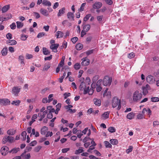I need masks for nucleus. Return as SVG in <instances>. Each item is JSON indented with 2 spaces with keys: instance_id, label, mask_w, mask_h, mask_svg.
<instances>
[{
  "instance_id": "6ab92c4d",
  "label": "nucleus",
  "mask_w": 159,
  "mask_h": 159,
  "mask_svg": "<svg viewBox=\"0 0 159 159\" xmlns=\"http://www.w3.org/2000/svg\"><path fill=\"white\" fill-rule=\"evenodd\" d=\"M65 8L64 7H63L61 9L59 10V12L57 14V16L59 17L62 16L65 13Z\"/></svg>"
},
{
  "instance_id": "a211bd4d",
  "label": "nucleus",
  "mask_w": 159,
  "mask_h": 159,
  "mask_svg": "<svg viewBox=\"0 0 159 159\" xmlns=\"http://www.w3.org/2000/svg\"><path fill=\"white\" fill-rule=\"evenodd\" d=\"M94 104L96 106H100L101 104V101L100 99L95 98L93 100Z\"/></svg>"
},
{
  "instance_id": "c85d7f7f",
  "label": "nucleus",
  "mask_w": 159,
  "mask_h": 159,
  "mask_svg": "<svg viewBox=\"0 0 159 159\" xmlns=\"http://www.w3.org/2000/svg\"><path fill=\"white\" fill-rule=\"evenodd\" d=\"M87 87H86L85 84L84 82H82L80 86V88L81 90H84L85 89H87Z\"/></svg>"
},
{
  "instance_id": "6e6552de",
  "label": "nucleus",
  "mask_w": 159,
  "mask_h": 159,
  "mask_svg": "<svg viewBox=\"0 0 159 159\" xmlns=\"http://www.w3.org/2000/svg\"><path fill=\"white\" fill-rule=\"evenodd\" d=\"M59 46V44L57 43L51 44L50 47V48L52 50V52H57V49Z\"/></svg>"
},
{
  "instance_id": "8fccbe9b",
  "label": "nucleus",
  "mask_w": 159,
  "mask_h": 159,
  "mask_svg": "<svg viewBox=\"0 0 159 159\" xmlns=\"http://www.w3.org/2000/svg\"><path fill=\"white\" fill-rule=\"evenodd\" d=\"M19 150V148H14L11 150L10 151V152H12L13 153H16Z\"/></svg>"
},
{
  "instance_id": "bf43d9fd",
  "label": "nucleus",
  "mask_w": 159,
  "mask_h": 159,
  "mask_svg": "<svg viewBox=\"0 0 159 159\" xmlns=\"http://www.w3.org/2000/svg\"><path fill=\"white\" fill-rule=\"evenodd\" d=\"M47 118L48 119H52L53 117L52 114L49 112L47 114Z\"/></svg>"
},
{
  "instance_id": "3c124183",
  "label": "nucleus",
  "mask_w": 159,
  "mask_h": 159,
  "mask_svg": "<svg viewBox=\"0 0 159 159\" xmlns=\"http://www.w3.org/2000/svg\"><path fill=\"white\" fill-rule=\"evenodd\" d=\"M86 4L85 3H82L81 5L80 8L79 9V11H83L84 10V7L85 6Z\"/></svg>"
},
{
  "instance_id": "864d4df0",
  "label": "nucleus",
  "mask_w": 159,
  "mask_h": 159,
  "mask_svg": "<svg viewBox=\"0 0 159 159\" xmlns=\"http://www.w3.org/2000/svg\"><path fill=\"white\" fill-rule=\"evenodd\" d=\"M42 148V147L40 146H38L34 148V151L36 152H38Z\"/></svg>"
},
{
  "instance_id": "e433bc0d",
  "label": "nucleus",
  "mask_w": 159,
  "mask_h": 159,
  "mask_svg": "<svg viewBox=\"0 0 159 159\" xmlns=\"http://www.w3.org/2000/svg\"><path fill=\"white\" fill-rule=\"evenodd\" d=\"M17 24V27L18 28H22L23 26V24L20 21H17L16 22Z\"/></svg>"
},
{
  "instance_id": "a19ab883",
  "label": "nucleus",
  "mask_w": 159,
  "mask_h": 159,
  "mask_svg": "<svg viewBox=\"0 0 159 159\" xmlns=\"http://www.w3.org/2000/svg\"><path fill=\"white\" fill-rule=\"evenodd\" d=\"M28 37L27 35H24V34H21L20 36V39L22 40L25 41L26 40Z\"/></svg>"
},
{
  "instance_id": "0e129e2a",
  "label": "nucleus",
  "mask_w": 159,
  "mask_h": 159,
  "mask_svg": "<svg viewBox=\"0 0 159 159\" xmlns=\"http://www.w3.org/2000/svg\"><path fill=\"white\" fill-rule=\"evenodd\" d=\"M76 111V110L75 109L72 110L71 109H69L67 110V111L70 112V113H75Z\"/></svg>"
},
{
  "instance_id": "72a5a7b5",
  "label": "nucleus",
  "mask_w": 159,
  "mask_h": 159,
  "mask_svg": "<svg viewBox=\"0 0 159 159\" xmlns=\"http://www.w3.org/2000/svg\"><path fill=\"white\" fill-rule=\"evenodd\" d=\"M151 101L152 102H157L159 101V98L158 97H152L151 98Z\"/></svg>"
},
{
  "instance_id": "680f3d73",
  "label": "nucleus",
  "mask_w": 159,
  "mask_h": 159,
  "mask_svg": "<svg viewBox=\"0 0 159 159\" xmlns=\"http://www.w3.org/2000/svg\"><path fill=\"white\" fill-rule=\"evenodd\" d=\"M33 57V56L31 54L27 53L26 55V58L27 59H30Z\"/></svg>"
},
{
  "instance_id": "c9c22d12",
  "label": "nucleus",
  "mask_w": 159,
  "mask_h": 159,
  "mask_svg": "<svg viewBox=\"0 0 159 159\" xmlns=\"http://www.w3.org/2000/svg\"><path fill=\"white\" fill-rule=\"evenodd\" d=\"M111 143L113 145H116L118 143V141L116 139H111L110 141Z\"/></svg>"
},
{
  "instance_id": "dca6fc26",
  "label": "nucleus",
  "mask_w": 159,
  "mask_h": 159,
  "mask_svg": "<svg viewBox=\"0 0 159 159\" xmlns=\"http://www.w3.org/2000/svg\"><path fill=\"white\" fill-rule=\"evenodd\" d=\"M68 18L70 20H74V12H69L67 14Z\"/></svg>"
},
{
  "instance_id": "f3484780",
  "label": "nucleus",
  "mask_w": 159,
  "mask_h": 159,
  "mask_svg": "<svg viewBox=\"0 0 159 159\" xmlns=\"http://www.w3.org/2000/svg\"><path fill=\"white\" fill-rule=\"evenodd\" d=\"M40 12L42 15L46 16H47L49 15L47 10L41 8L40 10Z\"/></svg>"
},
{
  "instance_id": "20e7f679",
  "label": "nucleus",
  "mask_w": 159,
  "mask_h": 159,
  "mask_svg": "<svg viewBox=\"0 0 159 159\" xmlns=\"http://www.w3.org/2000/svg\"><path fill=\"white\" fill-rule=\"evenodd\" d=\"M14 140V138L11 136H6L4 137L2 141V143L5 144L7 142L12 143Z\"/></svg>"
},
{
  "instance_id": "4c0bfd02",
  "label": "nucleus",
  "mask_w": 159,
  "mask_h": 159,
  "mask_svg": "<svg viewBox=\"0 0 159 159\" xmlns=\"http://www.w3.org/2000/svg\"><path fill=\"white\" fill-rule=\"evenodd\" d=\"M80 66L81 65L80 63H77L74 65V68L75 70H78L80 69Z\"/></svg>"
},
{
  "instance_id": "412c9836",
  "label": "nucleus",
  "mask_w": 159,
  "mask_h": 159,
  "mask_svg": "<svg viewBox=\"0 0 159 159\" xmlns=\"http://www.w3.org/2000/svg\"><path fill=\"white\" fill-rule=\"evenodd\" d=\"M7 43L9 45H16L17 42L16 41L14 40H9L7 41Z\"/></svg>"
},
{
  "instance_id": "5701e85b",
  "label": "nucleus",
  "mask_w": 159,
  "mask_h": 159,
  "mask_svg": "<svg viewBox=\"0 0 159 159\" xmlns=\"http://www.w3.org/2000/svg\"><path fill=\"white\" fill-rule=\"evenodd\" d=\"M16 133V130L13 129H10L7 131V133L8 134L10 135H14Z\"/></svg>"
},
{
  "instance_id": "aec40b11",
  "label": "nucleus",
  "mask_w": 159,
  "mask_h": 159,
  "mask_svg": "<svg viewBox=\"0 0 159 159\" xmlns=\"http://www.w3.org/2000/svg\"><path fill=\"white\" fill-rule=\"evenodd\" d=\"M42 4L44 6H48V7L51 6V3L48 0H44L42 1Z\"/></svg>"
},
{
  "instance_id": "13d9d810",
  "label": "nucleus",
  "mask_w": 159,
  "mask_h": 159,
  "mask_svg": "<svg viewBox=\"0 0 159 159\" xmlns=\"http://www.w3.org/2000/svg\"><path fill=\"white\" fill-rule=\"evenodd\" d=\"M78 40V38L77 37H75L71 39V41L73 42V43H75Z\"/></svg>"
},
{
  "instance_id": "774afa93",
  "label": "nucleus",
  "mask_w": 159,
  "mask_h": 159,
  "mask_svg": "<svg viewBox=\"0 0 159 159\" xmlns=\"http://www.w3.org/2000/svg\"><path fill=\"white\" fill-rule=\"evenodd\" d=\"M6 37L8 39H11L12 38V35L11 33H8L6 35Z\"/></svg>"
},
{
  "instance_id": "09e8293b",
  "label": "nucleus",
  "mask_w": 159,
  "mask_h": 159,
  "mask_svg": "<svg viewBox=\"0 0 159 159\" xmlns=\"http://www.w3.org/2000/svg\"><path fill=\"white\" fill-rule=\"evenodd\" d=\"M91 16V15L90 14H89L87 15L84 18V21H87L89 18V17Z\"/></svg>"
},
{
  "instance_id": "49530a36",
  "label": "nucleus",
  "mask_w": 159,
  "mask_h": 159,
  "mask_svg": "<svg viewBox=\"0 0 159 159\" xmlns=\"http://www.w3.org/2000/svg\"><path fill=\"white\" fill-rule=\"evenodd\" d=\"M133 148V147L132 146H129V148H128V149H127L126 150V153L127 154L129 153L130 152H131L132 151Z\"/></svg>"
},
{
  "instance_id": "2eb2a0df",
  "label": "nucleus",
  "mask_w": 159,
  "mask_h": 159,
  "mask_svg": "<svg viewBox=\"0 0 159 159\" xmlns=\"http://www.w3.org/2000/svg\"><path fill=\"white\" fill-rule=\"evenodd\" d=\"M102 4L100 2H95L93 5V7L94 9H99L101 7Z\"/></svg>"
},
{
  "instance_id": "4be33fe9",
  "label": "nucleus",
  "mask_w": 159,
  "mask_h": 159,
  "mask_svg": "<svg viewBox=\"0 0 159 159\" xmlns=\"http://www.w3.org/2000/svg\"><path fill=\"white\" fill-rule=\"evenodd\" d=\"M10 8V5H9L5 6L2 9V13H4L7 11Z\"/></svg>"
},
{
  "instance_id": "58836bf2",
  "label": "nucleus",
  "mask_w": 159,
  "mask_h": 159,
  "mask_svg": "<svg viewBox=\"0 0 159 159\" xmlns=\"http://www.w3.org/2000/svg\"><path fill=\"white\" fill-rule=\"evenodd\" d=\"M27 133L25 131H23L21 134V136L23 137L22 139L23 140H25L26 139Z\"/></svg>"
},
{
  "instance_id": "c03bdc74",
  "label": "nucleus",
  "mask_w": 159,
  "mask_h": 159,
  "mask_svg": "<svg viewBox=\"0 0 159 159\" xmlns=\"http://www.w3.org/2000/svg\"><path fill=\"white\" fill-rule=\"evenodd\" d=\"M144 118V116L143 114H142L141 113H139L137 116V118L138 119H142Z\"/></svg>"
},
{
  "instance_id": "5fc2aeb1",
  "label": "nucleus",
  "mask_w": 159,
  "mask_h": 159,
  "mask_svg": "<svg viewBox=\"0 0 159 159\" xmlns=\"http://www.w3.org/2000/svg\"><path fill=\"white\" fill-rule=\"evenodd\" d=\"M66 72H64V73L63 74V76L59 79V81L60 83H61L62 82L63 80V78H64V77L66 76Z\"/></svg>"
},
{
  "instance_id": "c756f323",
  "label": "nucleus",
  "mask_w": 159,
  "mask_h": 159,
  "mask_svg": "<svg viewBox=\"0 0 159 159\" xmlns=\"http://www.w3.org/2000/svg\"><path fill=\"white\" fill-rule=\"evenodd\" d=\"M48 130V127L44 126L41 129V133L42 134L44 135Z\"/></svg>"
},
{
  "instance_id": "a878e982",
  "label": "nucleus",
  "mask_w": 159,
  "mask_h": 159,
  "mask_svg": "<svg viewBox=\"0 0 159 159\" xmlns=\"http://www.w3.org/2000/svg\"><path fill=\"white\" fill-rule=\"evenodd\" d=\"M90 28V25L89 24L85 25L83 26V30L86 32H88Z\"/></svg>"
},
{
  "instance_id": "cd10ccee",
  "label": "nucleus",
  "mask_w": 159,
  "mask_h": 159,
  "mask_svg": "<svg viewBox=\"0 0 159 159\" xmlns=\"http://www.w3.org/2000/svg\"><path fill=\"white\" fill-rule=\"evenodd\" d=\"M63 33L60 31L57 32L56 35L57 38L62 37L63 36Z\"/></svg>"
},
{
  "instance_id": "f03ea898",
  "label": "nucleus",
  "mask_w": 159,
  "mask_h": 159,
  "mask_svg": "<svg viewBox=\"0 0 159 159\" xmlns=\"http://www.w3.org/2000/svg\"><path fill=\"white\" fill-rule=\"evenodd\" d=\"M118 106L117 109L118 110H119L121 108V104L120 100L116 97H114L112 101V107L113 108L116 107Z\"/></svg>"
},
{
  "instance_id": "39448f33",
  "label": "nucleus",
  "mask_w": 159,
  "mask_h": 159,
  "mask_svg": "<svg viewBox=\"0 0 159 159\" xmlns=\"http://www.w3.org/2000/svg\"><path fill=\"white\" fill-rule=\"evenodd\" d=\"M9 100L7 98L0 99V104L2 105H7L10 104Z\"/></svg>"
},
{
  "instance_id": "603ef678",
  "label": "nucleus",
  "mask_w": 159,
  "mask_h": 159,
  "mask_svg": "<svg viewBox=\"0 0 159 159\" xmlns=\"http://www.w3.org/2000/svg\"><path fill=\"white\" fill-rule=\"evenodd\" d=\"M45 35V33L44 32H41L39 33L37 36V38H40Z\"/></svg>"
},
{
  "instance_id": "37998d69",
  "label": "nucleus",
  "mask_w": 159,
  "mask_h": 159,
  "mask_svg": "<svg viewBox=\"0 0 159 159\" xmlns=\"http://www.w3.org/2000/svg\"><path fill=\"white\" fill-rule=\"evenodd\" d=\"M19 59L20 61H21V64L23 65H24V57L22 55H20L19 56Z\"/></svg>"
},
{
  "instance_id": "7ed1b4c3",
  "label": "nucleus",
  "mask_w": 159,
  "mask_h": 159,
  "mask_svg": "<svg viewBox=\"0 0 159 159\" xmlns=\"http://www.w3.org/2000/svg\"><path fill=\"white\" fill-rule=\"evenodd\" d=\"M112 78L108 76H105L103 80V84L104 86H109L111 84Z\"/></svg>"
},
{
  "instance_id": "2f4dec72",
  "label": "nucleus",
  "mask_w": 159,
  "mask_h": 159,
  "mask_svg": "<svg viewBox=\"0 0 159 159\" xmlns=\"http://www.w3.org/2000/svg\"><path fill=\"white\" fill-rule=\"evenodd\" d=\"M75 48L77 50H80L83 48V46L82 44L79 43L76 45Z\"/></svg>"
},
{
  "instance_id": "bb28decb",
  "label": "nucleus",
  "mask_w": 159,
  "mask_h": 159,
  "mask_svg": "<svg viewBox=\"0 0 159 159\" xmlns=\"http://www.w3.org/2000/svg\"><path fill=\"white\" fill-rule=\"evenodd\" d=\"M43 52L44 55H47L49 54L50 53V51H49L46 48L43 47L42 48Z\"/></svg>"
},
{
  "instance_id": "473e14b6",
  "label": "nucleus",
  "mask_w": 159,
  "mask_h": 159,
  "mask_svg": "<svg viewBox=\"0 0 159 159\" xmlns=\"http://www.w3.org/2000/svg\"><path fill=\"white\" fill-rule=\"evenodd\" d=\"M109 112H105L102 115V116L104 119H106L109 117Z\"/></svg>"
},
{
  "instance_id": "7c9ffc66",
  "label": "nucleus",
  "mask_w": 159,
  "mask_h": 159,
  "mask_svg": "<svg viewBox=\"0 0 159 159\" xmlns=\"http://www.w3.org/2000/svg\"><path fill=\"white\" fill-rule=\"evenodd\" d=\"M134 114L133 112H130L127 115V118L129 119H131L134 118Z\"/></svg>"
},
{
  "instance_id": "f704fd0d",
  "label": "nucleus",
  "mask_w": 159,
  "mask_h": 159,
  "mask_svg": "<svg viewBox=\"0 0 159 159\" xmlns=\"http://www.w3.org/2000/svg\"><path fill=\"white\" fill-rule=\"evenodd\" d=\"M20 102V101L15 100L12 102L11 104L12 105H14L15 106H19Z\"/></svg>"
},
{
  "instance_id": "ddd939ff",
  "label": "nucleus",
  "mask_w": 159,
  "mask_h": 159,
  "mask_svg": "<svg viewBox=\"0 0 159 159\" xmlns=\"http://www.w3.org/2000/svg\"><path fill=\"white\" fill-rule=\"evenodd\" d=\"M20 89L18 87H14L12 89V93L16 96H17L20 92Z\"/></svg>"
},
{
  "instance_id": "052dcab7",
  "label": "nucleus",
  "mask_w": 159,
  "mask_h": 159,
  "mask_svg": "<svg viewBox=\"0 0 159 159\" xmlns=\"http://www.w3.org/2000/svg\"><path fill=\"white\" fill-rule=\"evenodd\" d=\"M148 113V115L149 116V117H150V116L152 114V111L150 110V109L149 108H148L147 109V111Z\"/></svg>"
},
{
  "instance_id": "0eeeda50",
  "label": "nucleus",
  "mask_w": 159,
  "mask_h": 159,
  "mask_svg": "<svg viewBox=\"0 0 159 159\" xmlns=\"http://www.w3.org/2000/svg\"><path fill=\"white\" fill-rule=\"evenodd\" d=\"M8 150L9 148L5 146L2 147L1 150L2 154L4 156L6 155L8 153Z\"/></svg>"
},
{
  "instance_id": "f257e3e1",
  "label": "nucleus",
  "mask_w": 159,
  "mask_h": 159,
  "mask_svg": "<svg viewBox=\"0 0 159 159\" xmlns=\"http://www.w3.org/2000/svg\"><path fill=\"white\" fill-rule=\"evenodd\" d=\"M142 94L138 91H135L133 94V100L134 102H138L142 98Z\"/></svg>"
},
{
  "instance_id": "6e6d98bb",
  "label": "nucleus",
  "mask_w": 159,
  "mask_h": 159,
  "mask_svg": "<svg viewBox=\"0 0 159 159\" xmlns=\"http://www.w3.org/2000/svg\"><path fill=\"white\" fill-rule=\"evenodd\" d=\"M71 94L69 93H66L64 94L63 95L64 97V98L66 99L68 97L70 96Z\"/></svg>"
},
{
  "instance_id": "9b49d317",
  "label": "nucleus",
  "mask_w": 159,
  "mask_h": 159,
  "mask_svg": "<svg viewBox=\"0 0 159 159\" xmlns=\"http://www.w3.org/2000/svg\"><path fill=\"white\" fill-rule=\"evenodd\" d=\"M20 157L22 159H30L31 157L30 153L26 154V152H24L21 155Z\"/></svg>"
},
{
  "instance_id": "de8ad7c7",
  "label": "nucleus",
  "mask_w": 159,
  "mask_h": 159,
  "mask_svg": "<svg viewBox=\"0 0 159 159\" xmlns=\"http://www.w3.org/2000/svg\"><path fill=\"white\" fill-rule=\"evenodd\" d=\"M135 55L133 52H131L128 55V57L129 59L132 58L134 57Z\"/></svg>"
},
{
  "instance_id": "4d7b16f0",
  "label": "nucleus",
  "mask_w": 159,
  "mask_h": 159,
  "mask_svg": "<svg viewBox=\"0 0 159 159\" xmlns=\"http://www.w3.org/2000/svg\"><path fill=\"white\" fill-rule=\"evenodd\" d=\"M53 94H50L48 96V102L49 103L50 102L53 100V99L52 98L53 97Z\"/></svg>"
},
{
  "instance_id": "ea45409f",
  "label": "nucleus",
  "mask_w": 159,
  "mask_h": 159,
  "mask_svg": "<svg viewBox=\"0 0 159 159\" xmlns=\"http://www.w3.org/2000/svg\"><path fill=\"white\" fill-rule=\"evenodd\" d=\"M108 131L111 132L113 133L116 131V129L115 128L113 127H110L108 129Z\"/></svg>"
},
{
  "instance_id": "a18cd8bd",
  "label": "nucleus",
  "mask_w": 159,
  "mask_h": 159,
  "mask_svg": "<svg viewBox=\"0 0 159 159\" xmlns=\"http://www.w3.org/2000/svg\"><path fill=\"white\" fill-rule=\"evenodd\" d=\"M84 152V150L82 149H79L78 150H76L75 154H79L80 153L83 152Z\"/></svg>"
},
{
  "instance_id": "338daca9",
  "label": "nucleus",
  "mask_w": 159,
  "mask_h": 159,
  "mask_svg": "<svg viewBox=\"0 0 159 159\" xmlns=\"http://www.w3.org/2000/svg\"><path fill=\"white\" fill-rule=\"evenodd\" d=\"M10 27L11 29L14 30L16 28V25L14 23H13L10 25Z\"/></svg>"
},
{
  "instance_id": "69168bd1",
  "label": "nucleus",
  "mask_w": 159,
  "mask_h": 159,
  "mask_svg": "<svg viewBox=\"0 0 159 159\" xmlns=\"http://www.w3.org/2000/svg\"><path fill=\"white\" fill-rule=\"evenodd\" d=\"M64 65V59L61 60L60 63H59L58 66L61 67L63 66Z\"/></svg>"
},
{
  "instance_id": "9d476101",
  "label": "nucleus",
  "mask_w": 159,
  "mask_h": 159,
  "mask_svg": "<svg viewBox=\"0 0 159 159\" xmlns=\"http://www.w3.org/2000/svg\"><path fill=\"white\" fill-rule=\"evenodd\" d=\"M89 86L87 87V89H85L84 90V94H86L87 93L90 95H91L93 93V90L92 89H89Z\"/></svg>"
},
{
  "instance_id": "f8f14e48",
  "label": "nucleus",
  "mask_w": 159,
  "mask_h": 159,
  "mask_svg": "<svg viewBox=\"0 0 159 159\" xmlns=\"http://www.w3.org/2000/svg\"><path fill=\"white\" fill-rule=\"evenodd\" d=\"M82 61L81 63L82 66H85L89 65L90 63V60L89 59L84 58L82 59Z\"/></svg>"
},
{
  "instance_id": "4468645a",
  "label": "nucleus",
  "mask_w": 159,
  "mask_h": 159,
  "mask_svg": "<svg viewBox=\"0 0 159 159\" xmlns=\"http://www.w3.org/2000/svg\"><path fill=\"white\" fill-rule=\"evenodd\" d=\"M102 82V80L101 79L99 80L97 82V88H96V90L98 92H100L102 89V88L101 86V83Z\"/></svg>"
},
{
  "instance_id": "b1692460",
  "label": "nucleus",
  "mask_w": 159,
  "mask_h": 159,
  "mask_svg": "<svg viewBox=\"0 0 159 159\" xmlns=\"http://www.w3.org/2000/svg\"><path fill=\"white\" fill-rule=\"evenodd\" d=\"M50 64L49 63L45 64L43 69V70L47 71L50 68Z\"/></svg>"
},
{
  "instance_id": "79ce46f5",
  "label": "nucleus",
  "mask_w": 159,
  "mask_h": 159,
  "mask_svg": "<svg viewBox=\"0 0 159 159\" xmlns=\"http://www.w3.org/2000/svg\"><path fill=\"white\" fill-rule=\"evenodd\" d=\"M104 143L106 148H111L112 147L111 145L107 141H105Z\"/></svg>"
},
{
  "instance_id": "e2e57ef3",
  "label": "nucleus",
  "mask_w": 159,
  "mask_h": 159,
  "mask_svg": "<svg viewBox=\"0 0 159 159\" xmlns=\"http://www.w3.org/2000/svg\"><path fill=\"white\" fill-rule=\"evenodd\" d=\"M94 146H90L89 147V149L87 150V152H90L92 150H93V149H94Z\"/></svg>"
},
{
  "instance_id": "1a4fd4ad",
  "label": "nucleus",
  "mask_w": 159,
  "mask_h": 159,
  "mask_svg": "<svg viewBox=\"0 0 159 159\" xmlns=\"http://www.w3.org/2000/svg\"><path fill=\"white\" fill-rule=\"evenodd\" d=\"M146 79L147 82L149 84H152L155 81L153 77L151 75L147 76Z\"/></svg>"
},
{
  "instance_id": "423d86ee",
  "label": "nucleus",
  "mask_w": 159,
  "mask_h": 159,
  "mask_svg": "<svg viewBox=\"0 0 159 159\" xmlns=\"http://www.w3.org/2000/svg\"><path fill=\"white\" fill-rule=\"evenodd\" d=\"M150 89V87L148 84L146 85L145 86L143 87V94L146 95L148 93V90Z\"/></svg>"
},
{
  "instance_id": "393cba45",
  "label": "nucleus",
  "mask_w": 159,
  "mask_h": 159,
  "mask_svg": "<svg viewBox=\"0 0 159 159\" xmlns=\"http://www.w3.org/2000/svg\"><path fill=\"white\" fill-rule=\"evenodd\" d=\"M1 53L2 56H6L7 53V49L6 48H4L1 51Z\"/></svg>"
}]
</instances>
